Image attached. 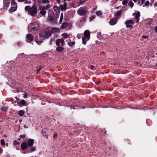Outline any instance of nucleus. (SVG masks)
<instances>
[{
  "label": "nucleus",
  "instance_id": "nucleus-1",
  "mask_svg": "<svg viewBox=\"0 0 157 157\" xmlns=\"http://www.w3.org/2000/svg\"><path fill=\"white\" fill-rule=\"evenodd\" d=\"M51 35L49 31H47L46 30L42 31L39 34V37L40 39H37L36 40V42L39 45L42 42L43 40L46 38H48Z\"/></svg>",
  "mask_w": 157,
  "mask_h": 157
},
{
  "label": "nucleus",
  "instance_id": "nucleus-2",
  "mask_svg": "<svg viewBox=\"0 0 157 157\" xmlns=\"http://www.w3.org/2000/svg\"><path fill=\"white\" fill-rule=\"evenodd\" d=\"M39 25L37 22H33L29 24L28 26V30L29 32L36 33L39 30Z\"/></svg>",
  "mask_w": 157,
  "mask_h": 157
},
{
  "label": "nucleus",
  "instance_id": "nucleus-3",
  "mask_svg": "<svg viewBox=\"0 0 157 157\" xmlns=\"http://www.w3.org/2000/svg\"><path fill=\"white\" fill-rule=\"evenodd\" d=\"M25 11H28L29 14L32 17L35 16L37 13L36 7L34 5L32 7L30 6H26L25 8Z\"/></svg>",
  "mask_w": 157,
  "mask_h": 157
},
{
  "label": "nucleus",
  "instance_id": "nucleus-4",
  "mask_svg": "<svg viewBox=\"0 0 157 157\" xmlns=\"http://www.w3.org/2000/svg\"><path fill=\"white\" fill-rule=\"evenodd\" d=\"M90 38V31L87 30H86L84 32V36L82 37V44L85 45L86 43V41L89 40Z\"/></svg>",
  "mask_w": 157,
  "mask_h": 157
},
{
  "label": "nucleus",
  "instance_id": "nucleus-5",
  "mask_svg": "<svg viewBox=\"0 0 157 157\" xmlns=\"http://www.w3.org/2000/svg\"><path fill=\"white\" fill-rule=\"evenodd\" d=\"M39 9L40 10V13L43 16H44L46 13V8L45 6H40Z\"/></svg>",
  "mask_w": 157,
  "mask_h": 157
},
{
  "label": "nucleus",
  "instance_id": "nucleus-6",
  "mask_svg": "<svg viewBox=\"0 0 157 157\" xmlns=\"http://www.w3.org/2000/svg\"><path fill=\"white\" fill-rule=\"evenodd\" d=\"M11 7L10 10L11 11L14 12L16 11L17 9V4L14 0H12L11 4Z\"/></svg>",
  "mask_w": 157,
  "mask_h": 157
},
{
  "label": "nucleus",
  "instance_id": "nucleus-7",
  "mask_svg": "<svg viewBox=\"0 0 157 157\" xmlns=\"http://www.w3.org/2000/svg\"><path fill=\"white\" fill-rule=\"evenodd\" d=\"M126 26L127 28L132 27L134 22L132 20H128L126 21L124 23Z\"/></svg>",
  "mask_w": 157,
  "mask_h": 157
},
{
  "label": "nucleus",
  "instance_id": "nucleus-8",
  "mask_svg": "<svg viewBox=\"0 0 157 157\" xmlns=\"http://www.w3.org/2000/svg\"><path fill=\"white\" fill-rule=\"evenodd\" d=\"M78 14L80 16H83L86 13V10L82 7H80L77 10Z\"/></svg>",
  "mask_w": 157,
  "mask_h": 157
},
{
  "label": "nucleus",
  "instance_id": "nucleus-9",
  "mask_svg": "<svg viewBox=\"0 0 157 157\" xmlns=\"http://www.w3.org/2000/svg\"><path fill=\"white\" fill-rule=\"evenodd\" d=\"M48 14L49 20L51 21H53L54 19V13L51 10H49L48 11Z\"/></svg>",
  "mask_w": 157,
  "mask_h": 157
},
{
  "label": "nucleus",
  "instance_id": "nucleus-10",
  "mask_svg": "<svg viewBox=\"0 0 157 157\" xmlns=\"http://www.w3.org/2000/svg\"><path fill=\"white\" fill-rule=\"evenodd\" d=\"M21 146L22 150H24L26 149L28 147L27 144V142L26 141L22 142Z\"/></svg>",
  "mask_w": 157,
  "mask_h": 157
},
{
  "label": "nucleus",
  "instance_id": "nucleus-11",
  "mask_svg": "<svg viewBox=\"0 0 157 157\" xmlns=\"http://www.w3.org/2000/svg\"><path fill=\"white\" fill-rule=\"evenodd\" d=\"M132 15L135 16V19L136 20V22L137 23L139 21L140 17V12H137L136 13H133Z\"/></svg>",
  "mask_w": 157,
  "mask_h": 157
},
{
  "label": "nucleus",
  "instance_id": "nucleus-12",
  "mask_svg": "<svg viewBox=\"0 0 157 157\" xmlns=\"http://www.w3.org/2000/svg\"><path fill=\"white\" fill-rule=\"evenodd\" d=\"M34 38V36L32 34L28 33L26 35V41L28 42L29 41L32 40Z\"/></svg>",
  "mask_w": 157,
  "mask_h": 157
},
{
  "label": "nucleus",
  "instance_id": "nucleus-13",
  "mask_svg": "<svg viewBox=\"0 0 157 157\" xmlns=\"http://www.w3.org/2000/svg\"><path fill=\"white\" fill-rule=\"evenodd\" d=\"M64 41L63 39H58L56 41V44L57 46H59L60 45V43H61L60 45L63 46L64 44Z\"/></svg>",
  "mask_w": 157,
  "mask_h": 157
},
{
  "label": "nucleus",
  "instance_id": "nucleus-14",
  "mask_svg": "<svg viewBox=\"0 0 157 157\" xmlns=\"http://www.w3.org/2000/svg\"><path fill=\"white\" fill-rule=\"evenodd\" d=\"M117 22V18L116 17L113 18L111 20H110L109 23L110 25H113L116 24Z\"/></svg>",
  "mask_w": 157,
  "mask_h": 157
},
{
  "label": "nucleus",
  "instance_id": "nucleus-15",
  "mask_svg": "<svg viewBox=\"0 0 157 157\" xmlns=\"http://www.w3.org/2000/svg\"><path fill=\"white\" fill-rule=\"evenodd\" d=\"M34 143V140L33 139H29L27 142V144L28 147H32Z\"/></svg>",
  "mask_w": 157,
  "mask_h": 157
},
{
  "label": "nucleus",
  "instance_id": "nucleus-16",
  "mask_svg": "<svg viewBox=\"0 0 157 157\" xmlns=\"http://www.w3.org/2000/svg\"><path fill=\"white\" fill-rule=\"evenodd\" d=\"M36 150V148L35 147H32L30 148L26 152L23 153V154L28 153H31L33 152L34 151Z\"/></svg>",
  "mask_w": 157,
  "mask_h": 157
},
{
  "label": "nucleus",
  "instance_id": "nucleus-17",
  "mask_svg": "<svg viewBox=\"0 0 157 157\" xmlns=\"http://www.w3.org/2000/svg\"><path fill=\"white\" fill-rule=\"evenodd\" d=\"M25 101L23 99L21 100L18 103V105L20 107L25 105Z\"/></svg>",
  "mask_w": 157,
  "mask_h": 157
},
{
  "label": "nucleus",
  "instance_id": "nucleus-18",
  "mask_svg": "<svg viewBox=\"0 0 157 157\" xmlns=\"http://www.w3.org/2000/svg\"><path fill=\"white\" fill-rule=\"evenodd\" d=\"M10 4V0H4V5L6 7H8Z\"/></svg>",
  "mask_w": 157,
  "mask_h": 157
},
{
  "label": "nucleus",
  "instance_id": "nucleus-19",
  "mask_svg": "<svg viewBox=\"0 0 157 157\" xmlns=\"http://www.w3.org/2000/svg\"><path fill=\"white\" fill-rule=\"evenodd\" d=\"M68 25V24L67 22H64L60 26V28L62 29H64L66 28Z\"/></svg>",
  "mask_w": 157,
  "mask_h": 157
},
{
  "label": "nucleus",
  "instance_id": "nucleus-20",
  "mask_svg": "<svg viewBox=\"0 0 157 157\" xmlns=\"http://www.w3.org/2000/svg\"><path fill=\"white\" fill-rule=\"evenodd\" d=\"M54 11L56 13H58L60 11V8L58 6H54L53 7Z\"/></svg>",
  "mask_w": 157,
  "mask_h": 157
},
{
  "label": "nucleus",
  "instance_id": "nucleus-21",
  "mask_svg": "<svg viewBox=\"0 0 157 157\" xmlns=\"http://www.w3.org/2000/svg\"><path fill=\"white\" fill-rule=\"evenodd\" d=\"M24 114V112L23 110H20L18 112V114L20 117H22Z\"/></svg>",
  "mask_w": 157,
  "mask_h": 157
},
{
  "label": "nucleus",
  "instance_id": "nucleus-22",
  "mask_svg": "<svg viewBox=\"0 0 157 157\" xmlns=\"http://www.w3.org/2000/svg\"><path fill=\"white\" fill-rule=\"evenodd\" d=\"M63 49V48L61 46L58 47L56 48V50L59 52L62 51Z\"/></svg>",
  "mask_w": 157,
  "mask_h": 157
},
{
  "label": "nucleus",
  "instance_id": "nucleus-23",
  "mask_svg": "<svg viewBox=\"0 0 157 157\" xmlns=\"http://www.w3.org/2000/svg\"><path fill=\"white\" fill-rule=\"evenodd\" d=\"M8 108L7 106H3L1 108V110L3 112H6L7 111Z\"/></svg>",
  "mask_w": 157,
  "mask_h": 157
},
{
  "label": "nucleus",
  "instance_id": "nucleus-24",
  "mask_svg": "<svg viewBox=\"0 0 157 157\" xmlns=\"http://www.w3.org/2000/svg\"><path fill=\"white\" fill-rule=\"evenodd\" d=\"M13 144L16 147L20 144V143L16 140H14L13 142Z\"/></svg>",
  "mask_w": 157,
  "mask_h": 157
},
{
  "label": "nucleus",
  "instance_id": "nucleus-25",
  "mask_svg": "<svg viewBox=\"0 0 157 157\" xmlns=\"http://www.w3.org/2000/svg\"><path fill=\"white\" fill-rule=\"evenodd\" d=\"M116 18H119L121 17V13L120 12H118L115 15Z\"/></svg>",
  "mask_w": 157,
  "mask_h": 157
},
{
  "label": "nucleus",
  "instance_id": "nucleus-26",
  "mask_svg": "<svg viewBox=\"0 0 157 157\" xmlns=\"http://www.w3.org/2000/svg\"><path fill=\"white\" fill-rule=\"evenodd\" d=\"M134 4L131 1H129L128 3V5L131 8H132Z\"/></svg>",
  "mask_w": 157,
  "mask_h": 157
},
{
  "label": "nucleus",
  "instance_id": "nucleus-27",
  "mask_svg": "<svg viewBox=\"0 0 157 157\" xmlns=\"http://www.w3.org/2000/svg\"><path fill=\"white\" fill-rule=\"evenodd\" d=\"M52 30L53 32H59V29L54 28L52 29Z\"/></svg>",
  "mask_w": 157,
  "mask_h": 157
},
{
  "label": "nucleus",
  "instance_id": "nucleus-28",
  "mask_svg": "<svg viewBox=\"0 0 157 157\" xmlns=\"http://www.w3.org/2000/svg\"><path fill=\"white\" fill-rule=\"evenodd\" d=\"M128 2V0H124L122 2V4L123 5H126Z\"/></svg>",
  "mask_w": 157,
  "mask_h": 157
},
{
  "label": "nucleus",
  "instance_id": "nucleus-29",
  "mask_svg": "<svg viewBox=\"0 0 157 157\" xmlns=\"http://www.w3.org/2000/svg\"><path fill=\"white\" fill-rule=\"evenodd\" d=\"M49 2V1L48 0H43L42 1V3L44 4L48 3Z\"/></svg>",
  "mask_w": 157,
  "mask_h": 157
},
{
  "label": "nucleus",
  "instance_id": "nucleus-30",
  "mask_svg": "<svg viewBox=\"0 0 157 157\" xmlns=\"http://www.w3.org/2000/svg\"><path fill=\"white\" fill-rule=\"evenodd\" d=\"M62 36L65 38H67L68 34L66 33H63L62 34Z\"/></svg>",
  "mask_w": 157,
  "mask_h": 157
},
{
  "label": "nucleus",
  "instance_id": "nucleus-31",
  "mask_svg": "<svg viewBox=\"0 0 157 157\" xmlns=\"http://www.w3.org/2000/svg\"><path fill=\"white\" fill-rule=\"evenodd\" d=\"M1 143L2 145V146H4L5 144V142L4 140L3 139H1Z\"/></svg>",
  "mask_w": 157,
  "mask_h": 157
},
{
  "label": "nucleus",
  "instance_id": "nucleus-32",
  "mask_svg": "<svg viewBox=\"0 0 157 157\" xmlns=\"http://www.w3.org/2000/svg\"><path fill=\"white\" fill-rule=\"evenodd\" d=\"M22 94L23 95V97L24 98H26L28 97L27 94L25 92H23Z\"/></svg>",
  "mask_w": 157,
  "mask_h": 157
},
{
  "label": "nucleus",
  "instance_id": "nucleus-33",
  "mask_svg": "<svg viewBox=\"0 0 157 157\" xmlns=\"http://www.w3.org/2000/svg\"><path fill=\"white\" fill-rule=\"evenodd\" d=\"M75 44V42H71L70 43H68V44L69 46H71L72 45H74Z\"/></svg>",
  "mask_w": 157,
  "mask_h": 157
},
{
  "label": "nucleus",
  "instance_id": "nucleus-34",
  "mask_svg": "<svg viewBox=\"0 0 157 157\" xmlns=\"http://www.w3.org/2000/svg\"><path fill=\"white\" fill-rule=\"evenodd\" d=\"M150 4V2L148 1H147L144 3V5L145 6H149Z\"/></svg>",
  "mask_w": 157,
  "mask_h": 157
},
{
  "label": "nucleus",
  "instance_id": "nucleus-35",
  "mask_svg": "<svg viewBox=\"0 0 157 157\" xmlns=\"http://www.w3.org/2000/svg\"><path fill=\"white\" fill-rule=\"evenodd\" d=\"M95 18V16L93 15L90 17V21H92Z\"/></svg>",
  "mask_w": 157,
  "mask_h": 157
},
{
  "label": "nucleus",
  "instance_id": "nucleus-36",
  "mask_svg": "<svg viewBox=\"0 0 157 157\" xmlns=\"http://www.w3.org/2000/svg\"><path fill=\"white\" fill-rule=\"evenodd\" d=\"M96 15L98 16H100L101 14V12L100 11H97L96 13Z\"/></svg>",
  "mask_w": 157,
  "mask_h": 157
},
{
  "label": "nucleus",
  "instance_id": "nucleus-37",
  "mask_svg": "<svg viewBox=\"0 0 157 157\" xmlns=\"http://www.w3.org/2000/svg\"><path fill=\"white\" fill-rule=\"evenodd\" d=\"M42 69V67H40L39 68L36 70V72L37 73H39L40 71Z\"/></svg>",
  "mask_w": 157,
  "mask_h": 157
},
{
  "label": "nucleus",
  "instance_id": "nucleus-38",
  "mask_svg": "<svg viewBox=\"0 0 157 157\" xmlns=\"http://www.w3.org/2000/svg\"><path fill=\"white\" fill-rule=\"evenodd\" d=\"M45 7L46 8V10H47L50 8V6L49 5H47Z\"/></svg>",
  "mask_w": 157,
  "mask_h": 157
},
{
  "label": "nucleus",
  "instance_id": "nucleus-39",
  "mask_svg": "<svg viewBox=\"0 0 157 157\" xmlns=\"http://www.w3.org/2000/svg\"><path fill=\"white\" fill-rule=\"evenodd\" d=\"M57 136V133H54L53 135V137L54 138H55Z\"/></svg>",
  "mask_w": 157,
  "mask_h": 157
},
{
  "label": "nucleus",
  "instance_id": "nucleus-40",
  "mask_svg": "<svg viewBox=\"0 0 157 157\" xmlns=\"http://www.w3.org/2000/svg\"><path fill=\"white\" fill-rule=\"evenodd\" d=\"M148 37V36H143L142 38L144 39H146Z\"/></svg>",
  "mask_w": 157,
  "mask_h": 157
},
{
  "label": "nucleus",
  "instance_id": "nucleus-41",
  "mask_svg": "<svg viewBox=\"0 0 157 157\" xmlns=\"http://www.w3.org/2000/svg\"><path fill=\"white\" fill-rule=\"evenodd\" d=\"M85 2V1H80V2H79V3L81 4H84V2Z\"/></svg>",
  "mask_w": 157,
  "mask_h": 157
},
{
  "label": "nucleus",
  "instance_id": "nucleus-42",
  "mask_svg": "<svg viewBox=\"0 0 157 157\" xmlns=\"http://www.w3.org/2000/svg\"><path fill=\"white\" fill-rule=\"evenodd\" d=\"M63 7L64 8H66L67 7V4L66 2H64L63 4Z\"/></svg>",
  "mask_w": 157,
  "mask_h": 157
},
{
  "label": "nucleus",
  "instance_id": "nucleus-43",
  "mask_svg": "<svg viewBox=\"0 0 157 157\" xmlns=\"http://www.w3.org/2000/svg\"><path fill=\"white\" fill-rule=\"evenodd\" d=\"M41 101H44V102H47L46 99H44V98L42 99L41 100Z\"/></svg>",
  "mask_w": 157,
  "mask_h": 157
},
{
  "label": "nucleus",
  "instance_id": "nucleus-44",
  "mask_svg": "<svg viewBox=\"0 0 157 157\" xmlns=\"http://www.w3.org/2000/svg\"><path fill=\"white\" fill-rule=\"evenodd\" d=\"M77 37H78V39H80L81 38L80 34H78L77 35Z\"/></svg>",
  "mask_w": 157,
  "mask_h": 157
},
{
  "label": "nucleus",
  "instance_id": "nucleus-45",
  "mask_svg": "<svg viewBox=\"0 0 157 157\" xmlns=\"http://www.w3.org/2000/svg\"><path fill=\"white\" fill-rule=\"evenodd\" d=\"M43 136H44V137L46 138V139H48V135H44V134H43Z\"/></svg>",
  "mask_w": 157,
  "mask_h": 157
},
{
  "label": "nucleus",
  "instance_id": "nucleus-46",
  "mask_svg": "<svg viewBox=\"0 0 157 157\" xmlns=\"http://www.w3.org/2000/svg\"><path fill=\"white\" fill-rule=\"evenodd\" d=\"M60 18L62 19L63 18V15L62 13H61Z\"/></svg>",
  "mask_w": 157,
  "mask_h": 157
},
{
  "label": "nucleus",
  "instance_id": "nucleus-47",
  "mask_svg": "<svg viewBox=\"0 0 157 157\" xmlns=\"http://www.w3.org/2000/svg\"><path fill=\"white\" fill-rule=\"evenodd\" d=\"M3 150L2 148L0 147V154H1Z\"/></svg>",
  "mask_w": 157,
  "mask_h": 157
},
{
  "label": "nucleus",
  "instance_id": "nucleus-48",
  "mask_svg": "<svg viewBox=\"0 0 157 157\" xmlns=\"http://www.w3.org/2000/svg\"><path fill=\"white\" fill-rule=\"evenodd\" d=\"M154 6L155 7H156L157 6V3L155 2L154 4Z\"/></svg>",
  "mask_w": 157,
  "mask_h": 157
},
{
  "label": "nucleus",
  "instance_id": "nucleus-49",
  "mask_svg": "<svg viewBox=\"0 0 157 157\" xmlns=\"http://www.w3.org/2000/svg\"><path fill=\"white\" fill-rule=\"evenodd\" d=\"M94 67L93 66H91V69L92 70H94Z\"/></svg>",
  "mask_w": 157,
  "mask_h": 157
},
{
  "label": "nucleus",
  "instance_id": "nucleus-50",
  "mask_svg": "<svg viewBox=\"0 0 157 157\" xmlns=\"http://www.w3.org/2000/svg\"><path fill=\"white\" fill-rule=\"evenodd\" d=\"M155 31L157 32V26H155Z\"/></svg>",
  "mask_w": 157,
  "mask_h": 157
},
{
  "label": "nucleus",
  "instance_id": "nucleus-51",
  "mask_svg": "<svg viewBox=\"0 0 157 157\" xmlns=\"http://www.w3.org/2000/svg\"><path fill=\"white\" fill-rule=\"evenodd\" d=\"M60 0H57V2L59 4H60Z\"/></svg>",
  "mask_w": 157,
  "mask_h": 157
},
{
  "label": "nucleus",
  "instance_id": "nucleus-52",
  "mask_svg": "<svg viewBox=\"0 0 157 157\" xmlns=\"http://www.w3.org/2000/svg\"><path fill=\"white\" fill-rule=\"evenodd\" d=\"M141 2H142V4L144 3V2L145 0H141Z\"/></svg>",
  "mask_w": 157,
  "mask_h": 157
},
{
  "label": "nucleus",
  "instance_id": "nucleus-53",
  "mask_svg": "<svg viewBox=\"0 0 157 157\" xmlns=\"http://www.w3.org/2000/svg\"><path fill=\"white\" fill-rule=\"evenodd\" d=\"M18 0L19 2H23L24 1H25V0Z\"/></svg>",
  "mask_w": 157,
  "mask_h": 157
},
{
  "label": "nucleus",
  "instance_id": "nucleus-54",
  "mask_svg": "<svg viewBox=\"0 0 157 157\" xmlns=\"http://www.w3.org/2000/svg\"><path fill=\"white\" fill-rule=\"evenodd\" d=\"M63 19L60 18V20H59L60 22H62V21Z\"/></svg>",
  "mask_w": 157,
  "mask_h": 157
},
{
  "label": "nucleus",
  "instance_id": "nucleus-55",
  "mask_svg": "<svg viewBox=\"0 0 157 157\" xmlns=\"http://www.w3.org/2000/svg\"><path fill=\"white\" fill-rule=\"evenodd\" d=\"M101 34V32H98V35H100V34Z\"/></svg>",
  "mask_w": 157,
  "mask_h": 157
},
{
  "label": "nucleus",
  "instance_id": "nucleus-56",
  "mask_svg": "<svg viewBox=\"0 0 157 157\" xmlns=\"http://www.w3.org/2000/svg\"><path fill=\"white\" fill-rule=\"evenodd\" d=\"M135 2H136L137 0H132Z\"/></svg>",
  "mask_w": 157,
  "mask_h": 157
},
{
  "label": "nucleus",
  "instance_id": "nucleus-57",
  "mask_svg": "<svg viewBox=\"0 0 157 157\" xmlns=\"http://www.w3.org/2000/svg\"><path fill=\"white\" fill-rule=\"evenodd\" d=\"M6 145L7 147L8 146V144L7 143H6Z\"/></svg>",
  "mask_w": 157,
  "mask_h": 157
},
{
  "label": "nucleus",
  "instance_id": "nucleus-58",
  "mask_svg": "<svg viewBox=\"0 0 157 157\" xmlns=\"http://www.w3.org/2000/svg\"><path fill=\"white\" fill-rule=\"evenodd\" d=\"M25 136H21V137H24Z\"/></svg>",
  "mask_w": 157,
  "mask_h": 157
},
{
  "label": "nucleus",
  "instance_id": "nucleus-59",
  "mask_svg": "<svg viewBox=\"0 0 157 157\" xmlns=\"http://www.w3.org/2000/svg\"><path fill=\"white\" fill-rule=\"evenodd\" d=\"M19 121H20V122H21L22 121V120L21 119Z\"/></svg>",
  "mask_w": 157,
  "mask_h": 157
},
{
  "label": "nucleus",
  "instance_id": "nucleus-60",
  "mask_svg": "<svg viewBox=\"0 0 157 157\" xmlns=\"http://www.w3.org/2000/svg\"><path fill=\"white\" fill-rule=\"evenodd\" d=\"M34 95H32V96L31 97V98L33 97H34Z\"/></svg>",
  "mask_w": 157,
  "mask_h": 157
},
{
  "label": "nucleus",
  "instance_id": "nucleus-61",
  "mask_svg": "<svg viewBox=\"0 0 157 157\" xmlns=\"http://www.w3.org/2000/svg\"><path fill=\"white\" fill-rule=\"evenodd\" d=\"M72 107H72V106H71V109H72Z\"/></svg>",
  "mask_w": 157,
  "mask_h": 157
},
{
  "label": "nucleus",
  "instance_id": "nucleus-62",
  "mask_svg": "<svg viewBox=\"0 0 157 157\" xmlns=\"http://www.w3.org/2000/svg\"><path fill=\"white\" fill-rule=\"evenodd\" d=\"M41 103L42 104H43V105L44 104H43V103H42V102H41Z\"/></svg>",
  "mask_w": 157,
  "mask_h": 157
},
{
  "label": "nucleus",
  "instance_id": "nucleus-63",
  "mask_svg": "<svg viewBox=\"0 0 157 157\" xmlns=\"http://www.w3.org/2000/svg\"><path fill=\"white\" fill-rule=\"evenodd\" d=\"M153 1H154V0H152L151 2H153Z\"/></svg>",
  "mask_w": 157,
  "mask_h": 157
},
{
  "label": "nucleus",
  "instance_id": "nucleus-64",
  "mask_svg": "<svg viewBox=\"0 0 157 157\" xmlns=\"http://www.w3.org/2000/svg\"><path fill=\"white\" fill-rule=\"evenodd\" d=\"M17 150H19V149H18L17 148Z\"/></svg>",
  "mask_w": 157,
  "mask_h": 157
}]
</instances>
